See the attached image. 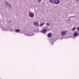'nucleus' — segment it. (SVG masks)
Segmentation results:
<instances>
[{"label":"nucleus","instance_id":"obj_16","mask_svg":"<svg viewBox=\"0 0 79 79\" xmlns=\"http://www.w3.org/2000/svg\"><path fill=\"white\" fill-rule=\"evenodd\" d=\"M75 29H76V27H74L73 28L72 31H74L75 30Z\"/></svg>","mask_w":79,"mask_h":79},{"label":"nucleus","instance_id":"obj_5","mask_svg":"<svg viewBox=\"0 0 79 79\" xmlns=\"http://www.w3.org/2000/svg\"><path fill=\"white\" fill-rule=\"evenodd\" d=\"M34 25L35 26H36V27H37V26H39V23L37 22H35L33 23Z\"/></svg>","mask_w":79,"mask_h":79},{"label":"nucleus","instance_id":"obj_2","mask_svg":"<svg viewBox=\"0 0 79 79\" xmlns=\"http://www.w3.org/2000/svg\"><path fill=\"white\" fill-rule=\"evenodd\" d=\"M5 5L6 6H8L9 8H11V5L6 1L5 2Z\"/></svg>","mask_w":79,"mask_h":79},{"label":"nucleus","instance_id":"obj_18","mask_svg":"<svg viewBox=\"0 0 79 79\" xmlns=\"http://www.w3.org/2000/svg\"><path fill=\"white\" fill-rule=\"evenodd\" d=\"M76 0V1H77V2H79V0Z\"/></svg>","mask_w":79,"mask_h":79},{"label":"nucleus","instance_id":"obj_4","mask_svg":"<svg viewBox=\"0 0 79 79\" xmlns=\"http://www.w3.org/2000/svg\"><path fill=\"white\" fill-rule=\"evenodd\" d=\"M47 31V29H44L42 31H41V32L42 33H45V32H46Z\"/></svg>","mask_w":79,"mask_h":79},{"label":"nucleus","instance_id":"obj_11","mask_svg":"<svg viewBox=\"0 0 79 79\" xmlns=\"http://www.w3.org/2000/svg\"><path fill=\"white\" fill-rule=\"evenodd\" d=\"M15 31L16 32H19L20 31V29H16L15 30Z\"/></svg>","mask_w":79,"mask_h":79},{"label":"nucleus","instance_id":"obj_19","mask_svg":"<svg viewBox=\"0 0 79 79\" xmlns=\"http://www.w3.org/2000/svg\"><path fill=\"white\" fill-rule=\"evenodd\" d=\"M54 42H53L51 44H53Z\"/></svg>","mask_w":79,"mask_h":79},{"label":"nucleus","instance_id":"obj_7","mask_svg":"<svg viewBox=\"0 0 79 79\" xmlns=\"http://www.w3.org/2000/svg\"><path fill=\"white\" fill-rule=\"evenodd\" d=\"M25 35L27 36H32V35H34V34H31L30 33H28L27 34H25Z\"/></svg>","mask_w":79,"mask_h":79},{"label":"nucleus","instance_id":"obj_1","mask_svg":"<svg viewBox=\"0 0 79 79\" xmlns=\"http://www.w3.org/2000/svg\"><path fill=\"white\" fill-rule=\"evenodd\" d=\"M28 14H29V16L31 18H34V14L32 12H31V11H29L28 12Z\"/></svg>","mask_w":79,"mask_h":79},{"label":"nucleus","instance_id":"obj_17","mask_svg":"<svg viewBox=\"0 0 79 79\" xmlns=\"http://www.w3.org/2000/svg\"><path fill=\"white\" fill-rule=\"evenodd\" d=\"M77 31H78V32H79V27H77Z\"/></svg>","mask_w":79,"mask_h":79},{"label":"nucleus","instance_id":"obj_9","mask_svg":"<svg viewBox=\"0 0 79 79\" xmlns=\"http://www.w3.org/2000/svg\"><path fill=\"white\" fill-rule=\"evenodd\" d=\"M8 30H9V31H14L13 29L12 28H10V29H5V31H8Z\"/></svg>","mask_w":79,"mask_h":79},{"label":"nucleus","instance_id":"obj_12","mask_svg":"<svg viewBox=\"0 0 79 79\" xmlns=\"http://www.w3.org/2000/svg\"><path fill=\"white\" fill-rule=\"evenodd\" d=\"M44 24H45V23H43L41 24L40 25V27H42V26L43 25H44Z\"/></svg>","mask_w":79,"mask_h":79},{"label":"nucleus","instance_id":"obj_6","mask_svg":"<svg viewBox=\"0 0 79 79\" xmlns=\"http://www.w3.org/2000/svg\"><path fill=\"white\" fill-rule=\"evenodd\" d=\"M73 35L74 37H77L78 35V33H77V31H75Z\"/></svg>","mask_w":79,"mask_h":79},{"label":"nucleus","instance_id":"obj_13","mask_svg":"<svg viewBox=\"0 0 79 79\" xmlns=\"http://www.w3.org/2000/svg\"><path fill=\"white\" fill-rule=\"evenodd\" d=\"M49 1L50 3H53V0H49Z\"/></svg>","mask_w":79,"mask_h":79},{"label":"nucleus","instance_id":"obj_10","mask_svg":"<svg viewBox=\"0 0 79 79\" xmlns=\"http://www.w3.org/2000/svg\"><path fill=\"white\" fill-rule=\"evenodd\" d=\"M48 37H52V33H49L48 35Z\"/></svg>","mask_w":79,"mask_h":79},{"label":"nucleus","instance_id":"obj_14","mask_svg":"<svg viewBox=\"0 0 79 79\" xmlns=\"http://www.w3.org/2000/svg\"><path fill=\"white\" fill-rule=\"evenodd\" d=\"M46 26H49L50 25V23H46Z\"/></svg>","mask_w":79,"mask_h":79},{"label":"nucleus","instance_id":"obj_8","mask_svg":"<svg viewBox=\"0 0 79 79\" xmlns=\"http://www.w3.org/2000/svg\"><path fill=\"white\" fill-rule=\"evenodd\" d=\"M66 34V32L65 31H63L61 33V35H62L63 36H64Z\"/></svg>","mask_w":79,"mask_h":79},{"label":"nucleus","instance_id":"obj_3","mask_svg":"<svg viewBox=\"0 0 79 79\" xmlns=\"http://www.w3.org/2000/svg\"><path fill=\"white\" fill-rule=\"evenodd\" d=\"M53 2L56 5H58L60 3V0H53Z\"/></svg>","mask_w":79,"mask_h":79},{"label":"nucleus","instance_id":"obj_15","mask_svg":"<svg viewBox=\"0 0 79 79\" xmlns=\"http://www.w3.org/2000/svg\"><path fill=\"white\" fill-rule=\"evenodd\" d=\"M37 1L39 3H40V2H42V0H38Z\"/></svg>","mask_w":79,"mask_h":79}]
</instances>
